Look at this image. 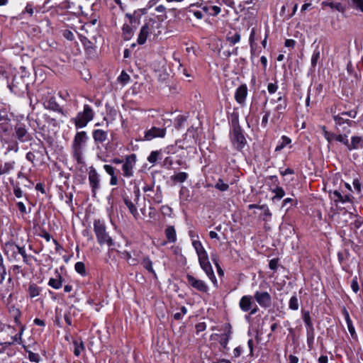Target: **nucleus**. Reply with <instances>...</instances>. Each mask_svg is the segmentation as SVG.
I'll return each instance as SVG.
<instances>
[{
    "label": "nucleus",
    "mask_w": 363,
    "mask_h": 363,
    "mask_svg": "<svg viewBox=\"0 0 363 363\" xmlns=\"http://www.w3.org/2000/svg\"><path fill=\"white\" fill-rule=\"evenodd\" d=\"M88 139L89 137L85 131L77 132L74 138L72 154L78 164H84L83 151Z\"/></svg>",
    "instance_id": "obj_1"
},
{
    "label": "nucleus",
    "mask_w": 363,
    "mask_h": 363,
    "mask_svg": "<svg viewBox=\"0 0 363 363\" xmlns=\"http://www.w3.org/2000/svg\"><path fill=\"white\" fill-rule=\"evenodd\" d=\"M231 122L233 129L230 131V140L233 147L240 151L247 144V140L239 125L238 116L232 115Z\"/></svg>",
    "instance_id": "obj_2"
},
{
    "label": "nucleus",
    "mask_w": 363,
    "mask_h": 363,
    "mask_svg": "<svg viewBox=\"0 0 363 363\" xmlns=\"http://www.w3.org/2000/svg\"><path fill=\"white\" fill-rule=\"evenodd\" d=\"M94 232L95 233L97 242L100 245H106L109 247L114 245L113 240L109 235L106 231V226L105 223L99 219L94 220Z\"/></svg>",
    "instance_id": "obj_3"
},
{
    "label": "nucleus",
    "mask_w": 363,
    "mask_h": 363,
    "mask_svg": "<svg viewBox=\"0 0 363 363\" xmlns=\"http://www.w3.org/2000/svg\"><path fill=\"white\" fill-rule=\"evenodd\" d=\"M52 90L50 89H41L38 91L40 95L43 100V105L48 110L55 112H62L60 105L55 101V98L50 96L52 93Z\"/></svg>",
    "instance_id": "obj_4"
},
{
    "label": "nucleus",
    "mask_w": 363,
    "mask_h": 363,
    "mask_svg": "<svg viewBox=\"0 0 363 363\" xmlns=\"http://www.w3.org/2000/svg\"><path fill=\"white\" fill-rule=\"evenodd\" d=\"M187 284L189 287L203 294H208L209 291V286L203 280L199 279L194 277L190 274H187L186 276Z\"/></svg>",
    "instance_id": "obj_5"
},
{
    "label": "nucleus",
    "mask_w": 363,
    "mask_h": 363,
    "mask_svg": "<svg viewBox=\"0 0 363 363\" xmlns=\"http://www.w3.org/2000/svg\"><path fill=\"white\" fill-rule=\"evenodd\" d=\"M136 164V155L131 154L127 155L122 164L123 176L126 178H130L133 176L134 167Z\"/></svg>",
    "instance_id": "obj_6"
},
{
    "label": "nucleus",
    "mask_w": 363,
    "mask_h": 363,
    "mask_svg": "<svg viewBox=\"0 0 363 363\" xmlns=\"http://www.w3.org/2000/svg\"><path fill=\"white\" fill-rule=\"evenodd\" d=\"M89 183L94 195L100 188V176L94 167H90L88 172Z\"/></svg>",
    "instance_id": "obj_7"
},
{
    "label": "nucleus",
    "mask_w": 363,
    "mask_h": 363,
    "mask_svg": "<svg viewBox=\"0 0 363 363\" xmlns=\"http://www.w3.org/2000/svg\"><path fill=\"white\" fill-rule=\"evenodd\" d=\"M254 298L262 308H268L272 305L271 295L267 291H257L254 294Z\"/></svg>",
    "instance_id": "obj_8"
},
{
    "label": "nucleus",
    "mask_w": 363,
    "mask_h": 363,
    "mask_svg": "<svg viewBox=\"0 0 363 363\" xmlns=\"http://www.w3.org/2000/svg\"><path fill=\"white\" fill-rule=\"evenodd\" d=\"M166 135V128H159L152 126L150 129L145 132V139L152 140L156 138H164Z\"/></svg>",
    "instance_id": "obj_9"
},
{
    "label": "nucleus",
    "mask_w": 363,
    "mask_h": 363,
    "mask_svg": "<svg viewBox=\"0 0 363 363\" xmlns=\"http://www.w3.org/2000/svg\"><path fill=\"white\" fill-rule=\"evenodd\" d=\"M15 136L20 143H26L31 140L30 133L27 131L26 128L21 125L16 126Z\"/></svg>",
    "instance_id": "obj_10"
},
{
    "label": "nucleus",
    "mask_w": 363,
    "mask_h": 363,
    "mask_svg": "<svg viewBox=\"0 0 363 363\" xmlns=\"http://www.w3.org/2000/svg\"><path fill=\"white\" fill-rule=\"evenodd\" d=\"M334 121L335 122V127L338 131H349V128L351 121L348 119H344L340 115H334Z\"/></svg>",
    "instance_id": "obj_11"
},
{
    "label": "nucleus",
    "mask_w": 363,
    "mask_h": 363,
    "mask_svg": "<svg viewBox=\"0 0 363 363\" xmlns=\"http://www.w3.org/2000/svg\"><path fill=\"white\" fill-rule=\"evenodd\" d=\"M10 313H11L12 316L13 317L15 324L19 328L18 335H19V338H21L23 335L24 330H25V326L21 323V322L20 320L21 311L18 308H17L16 307H12L10 309Z\"/></svg>",
    "instance_id": "obj_12"
},
{
    "label": "nucleus",
    "mask_w": 363,
    "mask_h": 363,
    "mask_svg": "<svg viewBox=\"0 0 363 363\" xmlns=\"http://www.w3.org/2000/svg\"><path fill=\"white\" fill-rule=\"evenodd\" d=\"M253 305H255L253 297L250 295L243 296L239 301V307L243 312L250 311Z\"/></svg>",
    "instance_id": "obj_13"
},
{
    "label": "nucleus",
    "mask_w": 363,
    "mask_h": 363,
    "mask_svg": "<svg viewBox=\"0 0 363 363\" xmlns=\"http://www.w3.org/2000/svg\"><path fill=\"white\" fill-rule=\"evenodd\" d=\"M19 246L13 242H6L4 246V254L9 258L16 259Z\"/></svg>",
    "instance_id": "obj_14"
},
{
    "label": "nucleus",
    "mask_w": 363,
    "mask_h": 363,
    "mask_svg": "<svg viewBox=\"0 0 363 363\" xmlns=\"http://www.w3.org/2000/svg\"><path fill=\"white\" fill-rule=\"evenodd\" d=\"M201 268L204 271L206 276L209 278V279L214 284H217V279L215 276L213 269L209 261L200 263Z\"/></svg>",
    "instance_id": "obj_15"
},
{
    "label": "nucleus",
    "mask_w": 363,
    "mask_h": 363,
    "mask_svg": "<svg viewBox=\"0 0 363 363\" xmlns=\"http://www.w3.org/2000/svg\"><path fill=\"white\" fill-rule=\"evenodd\" d=\"M247 95V87L246 84H242L237 88L235 93V99L236 101L240 104H242Z\"/></svg>",
    "instance_id": "obj_16"
},
{
    "label": "nucleus",
    "mask_w": 363,
    "mask_h": 363,
    "mask_svg": "<svg viewBox=\"0 0 363 363\" xmlns=\"http://www.w3.org/2000/svg\"><path fill=\"white\" fill-rule=\"evenodd\" d=\"M92 120V115H78L74 118L75 125L77 128L85 127Z\"/></svg>",
    "instance_id": "obj_17"
},
{
    "label": "nucleus",
    "mask_w": 363,
    "mask_h": 363,
    "mask_svg": "<svg viewBox=\"0 0 363 363\" xmlns=\"http://www.w3.org/2000/svg\"><path fill=\"white\" fill-rule=\"evenodd\" d=\"M92 136L96 143H102L107 139V133L103 130H94Z\"/></svg>",
    "instance_id": "obj_18"
},
{
    "label": "nucleus",
    "mask_w": 363,
    "mask_h": 363,
    "mask_svg": "<svg viewBox=\"0 0 363 363\" xmlns=\"http://www.w3.org/2000/svg\"><path fill=\"white\" fill-rule=\"evenodd\" d=\"M164 234L169 242L174 243L177 241V233L174 226H167L164 230Z\"/></svg>",
    "instance_id": "obj_19"
},
{
    "label": "nucleus",
    "mask_w": 363,
    "mask_h": 363,
    "mask_svg": "<svg viewBox=\"0 0 363 363\" xmlns=\"http://www.w3.org/2000/svg\"><path fill=\"white\" fill-rule=\"evenodd\" d=\"M347 149L349 150H357L363 147L362 138L359 136H353L351 138V143L348 142Z\"/></svg>",
    "instance_id": "obj_20"
},
{
    "label": "nucleus",
    "mask_w": 363,
    "mask_h": 363,
    "mask_svg": "<svg viewBox=\"0 0 363 363\" xmlns=\"http://www.w3.org/2000/svg\"><path fill=\"white\" fill-rule=\"evenodd\" d=\"M16 162L14 161H9L0 164V175L9 174L15 168Z\"/></svg>",
    "instance_id": "obj_21"
},
{
    "label": "nucleus",
    "mask_w": 363,
    "mask_h": 363,
    "mask_svg": "<svg viewBox=\"0 0 363 363\" xmlns=\"http://www.w3.org/2000/svg\"><path fill=\"white\" fill-rule=\"evenodd\" d=\"M150 28L147 24H145L142 26L140 29V32L139 33L138 38V43L140 45H143L146 42L148 33H149Z\"/></svg>",
    "instance_id": "obj_22"
},
{
    "label": "nucleus",
    "mask_w": 363,
    "mask_h": 363,
    "mask_svg": "<svg viewBox=\"0 0 363 363\" xmlns=\"http://www.w3.org/2000/svg\"><path fill=\"white\" fill-rule=\"evenodd\" d=\"M323 6H328L331 9H335L340 12H344L345 9L343 5L338 1H333L331 0H327L322 3Z\"/></svg>",
    "instance_id": "obj_23"
},
{
    "label": "nucleus",
    "mask_w": 363,
    "mask_h": 363,
    "mask_svg": "<svg viewBox=\"0 0 363 363\" xmlns=\"http://www.w3.org/2000/svg\"><path fill=\"white\" fill-rule=\"evenodd\" d=\"M343 314L345 315V319L347 323V329L352 337H354L356 336V332L354 327L352 325V321L350 317L348 311L344 308L343 309Z\"/></svg>",
    "instance_id": "obj_24"
},
{
    "label": "nucleus",
    "mask_w": 363,
    "mask_h": 363,
    "mask_svg": "<svg viewBox=\"0 0 363 363\" xmlns=\"http://www.w3.org/2000/svg\"><path fill=\"white\" fill-rule=\"evenodd\" d=\"M9 121L10 119L7 118L6 115H0V132H7L12 128Z\"/></svg>",
    "instance_id": "obj_25"
},
{
    "label": "nucleus",
    "mask_w": 363,
    "mask_h": 363,
    "mask_svg": "<svg viewBox=\"0 0 363 363\" xmlns=\"http://www.w3.org/2000/svg\"><path fill=\"white\" fill-rule=\"evenodd\" d=\"M124 203L127 208H128L130 213L133 215L135 219H138L140 216L139 213L138 211L137 207L135 204L128 199L125 198L123 199Z\"/></svg>",
    "instance_id": "obj_26"
},
{
    "label": "nucleus",
    "mask_w": 363,
    "mask_h": 363,
    "mask_svg": "<svg viewBox=\"0 0 363 363\" xmlns=\"http://www.w3.org/2000/svg\"><path fill=\"white\" fill-rule=\"evenodd\" d=\"M142 264L147 271L151 273L154 277L157 278V274L152 267V262L149 257H145L143 259Z\"/></svg>",
    "instance_id": "obj_27"
},
{
    "label": "nucleus",
    "mask_w": 363,
    "mask_h": 363,
    "mask_svg": "<svg viewBox=\"0 0 363 363\" xmlns=\"http://www.w3.org/2000/svg\"><path fill=\"white\" fill-rule=\"evenodd\" d=\"M41 288L35 284H30L28 289V296L30 298H33L40 295Z\"/></svg>",
    "instance_id": "obj_28"
},
{
    "label": "nucleus",
    "mask_w": 363,
    "mask_h": 363,
    "mask_svg": "<svg viewBox=\"0 0 363 363\" xmlns=\"http://www.w3.org/2000/svg\"><path fill=\"white\" fill-rule=\"evenodd\" d=\"M306 337H307V345H308V349L311 350L313 347L314 340H315L314 328H311V329L306 330Z\"/></svg>",
    "instance_id": "obj_29"
},
{
    "label": "nucleus",
    "mask_w": 363,
    "mask_h": 363,
    "mask_svg": "<svg viewBox=\"0 0 363 363\" xmlns=\"http://www.w3.org/2000/svg\"><path fill=\"white\" fill-rule=\"evenodd\" d=\"M48 285L55 289H59L62 286V277L60 274L57 278H50L48 281Z\"/></svg>",
    "instance_id": "obj_30"
},
{
    "label": "nucleus",
    "mask_w": 363,
    "mask_h": 363,
    "mask_svg": "<svg viewBox=\"0 0 363 363\" xmlns=\"http://www.w3.org/2000/svg\"><path fill=\"white\" fill-rule=\"evenodd\" d=\"M188 177V174L186 172H181L175 174L171 177V180L174 183H182L184 182Z\"/></svg>",
    "instance_id": "obj_31"
},
{
    "label": "nucleus",
    "mask_w": 363,
    "mask_h": 363,
    "mask_svg": "<svg viewBox=\"0 0 363 363\" xmlns=\"http://www.w3.org/2000/svg\"><path fill=\"white\" fill-rule=\"evenodd\" d=\"M74 345V354L75 356L78 357L80 355L82 351L84 350V346L82 340H73Z\"/></svg>",
    "instance_id": "obj_32"
},
{
    "label": "nucleus",
    "mask_w": 363,
    "mask_h": 363,
    "mask_svg": "<svg viewBox=\"0 0 363 363\" xmlns=\"http://www.w3.org/2000/svg\"><path fill=\"white\" fill-rule=\"evenodd\" d=\"M133 35V30L130 26L124 24L123 26V37L125 40H128Z\"/></svg>",
    "instance_id": "obj_33"
},
{
    "label": "nucleus",
    "mask_w": 363,
    "mask_h": 363,
    "mask_svg": "<svg viewBox=\"0 0 363 363\" xmlns=\"http://www.w3.org/2000/svg\"><path fill=\"white\" fill-rule=\"evenodd\" d=\"M302 318H303V322L305 323L306 330L311 329V328H314L312 320H311V315L308 311H303L302 313Z\"/></svg>",
    "instance_id": "obj_34"
},
{
    "label": "nucleus",
    "mask_w": 363,
    "mask_h": 363,
    "mask_svg": "<svg viewBox=\"0 0 363 363\" xmlns=\"http://www.w3.org/2000/svg\"><path fill=\"white\" fill-rule=\"evenodd\" d=\"M281 140L279 143L277 145V146L275 148V151H280L284 147H285L287 145L290 144L291 140L287 136L283 135L281 138Z\"/></svg>",
    "instance_id": "obj_35"
},
{
    "label": "nucleus",
    "mask_w": 363,
    "mask_h": 363,
    "mask_svg": "<svg viewBox=\"0 0 363 363\" xmlns=\"http://www.w3.org/2000/svg\"><path fill=\"white\" fill-rule=\"evenodd\" d=\"M230 337V332L221 334L220 335L219 343L224 348L226 349Z\"/></svg>",
    "instance_id": "obj_36"
},
{
    "label": "nucleus",
    "mask_w": 363,
    "mask_h": 363,
    "mask_svg": "<svg viewBox=\"0 0 363 363\" xmlns=\"http://www.w3.org/2000/svg\"><path fill=\"white\" fill-rule=\"evenodd\" d=\"M155 203H161L162 202V192L161 187L157 186L154 196L152 197Z\"/></svg>",
    "instance_id": "obj_37"
},
{
    "label": "nucleus",
    "mask_w": 363,
    "mask_h": 363,
    "mask_svg": "<svg viewBox=\"0 0 363 363\" xmlns=\"http://www.w3.org/2000/svg\"><path fill=\"white\" fill-rule=\"evenodd\" d=\"M289 308L293 311H297L299 308V301L296 296H293L289 299Z\"/></svg>",
    "instance_id": "obj_38"
},
{
    "label": "nucleus",
    "mask_w": 363,
    "mask_h": 363,
    "mask_svg": "<svg viewBox=\"0 0 363 363\" xmlns=\"http://www.w3.org/2000/svg\"><path fill=\"white\" fill-rule=\"evenodd\" d=\"M350 5L354 9L363 13V0H350Z\"/></svg>",
    "instance_id": "obj_39"
},
{
    "label": "nucleus",
    "mask_w": 363,
    "mask_h": 363,
    "mask_svg": "<svg viewBox=\"0 0 363 363\" xmlns=\"http://www.w3.org/2000/svg\"><path fill=\"white\" fill-rule=\"evenodd\" d=\"M160 155H161L160 150L152 151L148 156L147 160L149 162L154 164L156 163V162L157 161V160L159 159Z\"/></svg>",
    "instance_id": "obj_40"
},
{
    "label": "nucleus",
    "mask_w": 363,
    "mask_h": 363,
    "mask_svg": "<svg viewBox=\"0 0 363 363\" xmlns=\"http://www.w3.org/2000/svg\"><path fill=\"white\" fill-rule=\"evenodd\" d=\"M272 192L275 194L274 196L272 198L273 200H279L282 199L285 195L284 190L283 189V188L279 186H277L275 189H272Z\"/></svg>",
    "instance_id": "obj_41"
},
{
    "label": "nucleus",
    "mask_w": 363,
    "mask_h": 363,
    "mask_svg": "<svg viewBox=\"0 0 363 363\" xmlns=\"http://www.w3.org/2000/svg\"><path fill=\"white\" fill-rule=\"evenodd\" d=\"M74 269L77 273L82 276L86 275L85 265L82 262H77L74 265Z\"/></svg>",
    "instance_id": "obj_42"
},
{
    "label": "nucleus",
    "mask_w": 363,
    "mask_h": 363,
    "mask_svg": "<svg viewBox=\"0 0 363 363\" xmlns=\"http://www.w3.org/2000/svg\"><path fill=\"white\" fill-rule=\"evenodd\" d=\"M226 40L233 45H235L240 40V35L239 33H235L233 35L228 34L226 37Z\"/></svg>",
    "instance_id": "obj_43"
},
{
    "label": "nucleus",
    "mask_w": 363,
    "mask_h": 363,
    "mask_svg": "<svg viewBox=\"0 0 363 363\" xmlns=\"http://www.w3.org/2000/svg\"><path fill=\"white\" fill-rule=\"evenodd\" d=\"M216 189L221 191H225L228 189V184H225L222 179H219L215 185Z\"/></svg>",
    "instance_id": "obj_44"
},
{
    "label": "nucleus",
    "mask_w": 363,
    "mask_h": 363,
    "mask_svg": "<svg viewBox=\"0 0 363 363\" xmlns=\"http://www.w3.org/2000/svg\"><path fill=\"white\" fill-rule=\"evenodd\" d=\"M322 130H323V134L325 137V138L330 143L333 140L335 139V136L336 135L333 133H330V132H328L327 130H326V128L325 126H322L321 127Z\"/></svg>",
    "instance_id": "obj_45"
},
{
    "label": "nucleus",
    "mask_w": 363,
    "mask_h": 363,
    "mask_svg": "<svg viewBox=\"0 0 363 363\" xmlns=\"http://www.w3.org/2000/svg\"><path fill=\"white\" fill-rule=\"evenodd\" d=\"M320 50L318 48H316L313 51V53L311 57V65L313 67H315L316 66L318 60L320 58Z\"/></svg>",
    "instance_id": "obj_46"
},
{
    "label": "nucleus",
    "mask_w": 363,
    "mask_h": 363,
    "mask_svg": "<svg viewBox=\"0 0 363 363\" xmlns=\"http://www.w3.org/2000/svg\"><path fill=\"white\" fill-rule=\"evenodd\" d=\"M197 256L199 264L202 263L203 262H205L209 261L208 255L206 250H203V251L199 252L197 254Z\"/></svg>",
    "instance_id": "obj_47"
},
{
    "label": "nucleus",
    "mask_w": 363,
    "mask_h": 363,
    "mask_svg": "<svg viewBox=\"0 0 363 363\" xmlns=\"http://www.w3.org/2000/svg\"><path fill=\"white\" fill-rule=\"evenodd\" d=\"M8 144L7 150L8 151H14L17 152L18 151V144L16 140H12L10 142H6Z\"/></svg>",
    "instance_id": "obj_48"
},
{
    "label": "nucleus",
    "mask_w": 363,
    "mask_h": 363,
    "mask_svg": "<svg viewBox=\"0 0 363 363\" xmlns=\"http://www.w3.org/2000/svg\"><path fill=\"white\" fill-rule=\"evenodd\" d=\"M187 313V308L185 306H182L181 308L180 312H177L174 314V318L176 320H181L184 315H186Z\"/></svg>",
    "instance_id": "obj_49"
},
{
    "label": "nucleus",
    "mask_w": 363,
    "mask_h": 363,
    "mask_svg": "<svg viewBox=\"0 0 363 363\" xmlns=\"http://www.w3.org/2000/svg\"><path fill=\"white\" fill-rule=\"evenodd\" d=\"M186 118L182 116H179L175 120V127L177 129H179L184 126V123L186 122Z\"/></svg>",
    "instance_id": "obj_50"
},
{
    "label": "nucleus",
    "mask_w": 363,
    "mask_h": 363,
    "mask_svg": "<svg viewBox=\"0 0 363 363\" xmlns=\"http://www.w3.org/2000/svg\"><path fill=\"white\" fill-rule=\"evenodd\" d=\"M130 76L125 72L123 71L118 77V80L123 84H127L130 81Z\"/></svg>",
    "instance_id": "obj_51"
},
{
    "label": "nucleus",
    "mask_w": 363,
    "mask_h": 363,
    "mask_svg": "<svg viewBox=\"0 0 363 363\" xmlns=\"http://www.w3.org/2000/svg\"><path fill=\"white\" fill-rule=\"evenodd\" d=\"M351 289L355 293L357 294L359 290V283H358V280H357V277H354L352 281H351Z\"/></svg>",
    "instance_id": "obj_52"
},
{
    "label": "nucleus",
    "mask_w": 363,
    "mask_h": 363,
    "mask_svg": "<svg viewBox=\"0 0 363 363\" xmlns=\"http://www.w3.org/2000/svg\"><path fill=\"white\" fill-rule=\"evenodd\" d=\"M192 245H193L194 250H196V254H198L199 252L205 250L204 247H203L201 242L199 240H193Z\"/></svg>",
    "instance_id": "obj_53"
},
{
    "label": "nucleus",
    "mask_w": 363,
    "mask_h": 363,
    "mask_svg": "<svg viewBox=\"0 0 363 363\" xmlns=\"http://www.w3.org/2000/svg\"><path fill=\"white\" fill-rule=\"evenodd\" d=\"M6 269L4 263L0 264V284H3L6 279Z\"/></svg>",
    "instance_id": "obj_54"
},
{
    "label": "nucleus",
    "mask_w": 363,
    "mask_h": 363,
    "mask_svg": "<svg viewBox=\"0 0 363 363\" xmlns=\"http://www.w3.org/2000/svg\"><path fill=\"white\" fill-rule=\"evenodd\" d=\"M335 140H336L338 142L342 143L347 147L349 141L347 139V136L346 135H341V134L337 135H336Z\"/></svg>",
    "instance_id": "obj_55"
},
{
    "label": "nucleus",
    "mask_w": 363,
    "mask_h": 363,
    "mask_svg": "<svg viewBox=\"0 0 363 363\" xmlns=\"http://www.w3.org/2000/svg\"><path fill=\"white\" fill-rule=\"evenodd\" d=\"M82 42L84 46L85 47V48L87 50H91L94 49L93 43L89 39H87L86 38H84L82 40Z\"/></svg>",
    "instance_id": "obj_56"
},
{
    "label": "nucleus",
    "mask_w": 363,
    "mask_h": 363,
    "mask_svg": "<svg viewBox=\"0 0 363 363\" xmlns=\"http://www.w3.org/2000/svg\"><path fill=\"white\" fill-rule=\"evenodd\" d=\"M161 212L163 215L169 216L172 214V209L169 206L164 205L161 207Z\"/></svg>",
    "instance_id": "obj_57"
},
{
    "label": "nucleus",
    "mask_w": 363,
    "mask_h": 363,
    "mask_svg": "<svg viewBox=\"0 0 363 363\" xmlns=\"http://www.w3.org/2000/svg\"><path fill=\"white\" fill-rule=\"evenodd\" d=\"M13 194L16 198L23 197V191L18 184L13 186Z\"/></svg>",
    "instance_id": "obj_58"
},
{
    "label": "nucleus",
    "mask_w": 363,
    "mask_h": 363,
    "mask_svg": "<svg viewBox=\"0 0 363 363\" xmlns=\"http://www.w3.org/2000/svg\"><path fill=\"white\" fill-rule=\"evenodd\" d=\"M278 89V85L277 83H269L267 86L268 92L271 94H274Z\"/></svg>",
    "instance_id": "obj_59"
},
{
    "label": "nucleus",
    "mask_w": 363,
    "mask_h": 363,
    "mask_svg": "<svg viewBox=\"0 0 363 363\" xmlns=\"http://www.w3.org/2000/svg\"><path fill=\"white\" fill-rule=\"evenodd\" d=\"M104 169L106 171V172L109 174L110 176L115 175V168L109 164H104Z\"/></svg>",
    "instance_id": "obj_60"
},
{
    "label": "nucleus",
    "mask_w": 363,
    "mask_h": 363,
    "mask_svg": "<svg viewBox=\"0 0 363 363\" xmlns=\"http://www.w3.org/2000/svg\"><path fill=\"white\" fill-rule=\"evenodd\" d=\"M28 359L30 362H39L40 357L38 354L30 352L28 353Z\"/></svg>",
    "instance_id": "obj_61"
},
{
    "label": "nucleus",
    "mask_w": 363,
    "mask_h": 363,
    "mask_svg": "<svg viewBox=\"0 0 363 363\" xmlns=\"http://www.w3.org/2000/svg\"><path fill=\"white\" fill-rule=\"evenodd\" d=\"M333 195L337 199L336 201H339V202H341L342 203L347 202V199H343V196H342V194H340V191H338L337 190L333 192Z\"/></svg>",
    "instance_id": "obj_62"
},
{
    "label": "nucleus",
    "mask_w": 363,
    "mask_h": 363,
    "mask_svg": "<svg viewBox=\"0 0 363 363\" xmlns=\"http://www.w3.org/2000/svg\"><path fill=\"white\" fill-rule=\"evenodd\" d=\"M18 253L21 255V256L23 258V262H28V256H27V254H26V249H25L24 247H20L19 246L18 250Z\"/></svg>",
    "instance_id": "obj_63"
},
{
    "label": "nucleus",
    "mask_w": 363,
    "mask_h": 363,
    "mask_svg": "<svg viewBox=\"0 0 363 363\" xmlns=\"http://www.w3.org/2000/svg\"><path fill=\"white\" fill-rule=\"evenodd\" d=\"M210 11L209 12V14L211 15V16H217L218 13H220V8L219 6H210Z\"/></svg>",
    "instance_id": "obj_64"
}]
</instances>
